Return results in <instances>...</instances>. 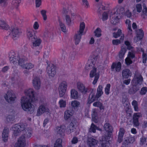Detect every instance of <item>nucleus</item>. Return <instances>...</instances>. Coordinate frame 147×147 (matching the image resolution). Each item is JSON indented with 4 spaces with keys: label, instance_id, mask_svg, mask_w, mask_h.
<instances>
[{
    "label": "nucleus",
    "instance_id": "1",
    "mask_svg": "<svg viewBox=\"0 0 147 147\" xmlns=\"http://www.w3.org/2000/svg\"><path fill=\"white\" fill-rule=\"evenodd\" d=\"M24 92L25 96H22L21 98L22 107L24 111L32 113L35 110V108L31 104L30 100L34 102L37 100L35 92L32 88H29L25 89Z\"/></svg>",
    "mask_w": 147,
    "mask_h": 147
},
{
    "label": "nucleus",
    "instance_id": "2",
    "mask_svg": "<svg viewBox=\"0 0 147 147\" xmlns=\"http://www.w3.org/2000/svg\"><path fill=\"white\" fill-rule=\"evenodd\" d=\"M124 11L122 7L120 5H117L112 9L104 12L102 14V20L103 21L107 20L109 14L111 23L116 25L119 22Z\"/></svg>",
    "mask_w": 147,
    "mask_h": 147
},
{
    "label": "nucleus",
    "instance_id": "3",
    "mask_svg": "<svg viewBox=\"0 0 147 147\" xmlns=\"http://www.w3.org/2000/svg\"><path fill=\"white\" fill-rule=\"evenodd\" d=\"M98 55L93 57L92 59L89 60L86 65L85 69L87 70H89L92 69L89 74L90 78H92L94 77L92 84L95 85L97 83L99 77V74L96 72V68L95 65L97 60L98 59Z\"/></svg>",
    "mask_w": 147,
    "mask_h": 147
},
{
    "label": "nucleus",
    "instance_id": "4",
    "mask_svg": "<svg viewBox=\"0 0 147 147\" xmlns=\"http://www.w3.org/2000/svg\"><path fill=\"white\" fill-rule=\"evenodd\" d=\"M142 81V78L140 74L138 71L135 72L128 93L130 94H133L136 93L139 90V86L141 84Z\"/></svg>",
    "mask_w": 147,
    "mask_h": 147
},
{
    "label": "nucleus",
    "instance_id": "5",
    "mask_svg": "<svg viewBox=\"0 0 147 147\" xmlns=\"http://www.w3.org/2000/svg\"><path fill=\"white\" fill-rule=\"evenodd\" d=\"M104 130L108 134L107 138L105 136L102 137V139L100 140V143L101 144V147H107V144H108L107 140L109 139L111 135V133L113 131V128L112 126L109 123H105L104 126Z\"/></svg>",
    "mask_w": 147,
    "mask_h": 147
},
{
    "label": "nucleus",
    "instance_id": "6",
    "mask_svg": "<svg viewBox=\"0 0 147 147\" xmlns=\"http://www.w3.org/2000/svg\"><path fill=\"white\" fill-rule=\"evenodd\" d=\"M5 100L9 103H13L16 100L17 96L15 92L13 90H9L7 91L4 95Z\"/></svg>",
    "mask_w": 147,
    "mask_h": 147
},
{
    "label": "nucleus",
    "instance_id": "7",
    "mask_svg": "<svg viewBox=\"0 0 147 147\" xmlns=\"http://www.w3.org/2000/svg\"><path fill=\"white\" fill-rule=\"evenodd\" d=\"M24 127V124H16L13 125L11 129V130L13 131V135L14 136H17L21 133H22V131Z\"/></svg>",
    "mask_w": 147,
    "mask_h": 147
},
{
    "label": "nucleus",
    "instance_id": "8",
    "mask_svg": "<svg viewBox=\"0 0 147 147\" xmlns=\"http://www.w3.org/2000/svg\"><path fill=\"white\" fill-rule=\"evenodd\" d=\"M67 83L65 81L62 82L59 85L58 91L59 97H62L64 95L67 88Z\"/></svg>",
    "mask_w": 147,
    "mask_h": 147
},
{
    "label": "nucleus",
    "instance_id": "9",
    "mask_svg": "<svg viewBox=\"0 0 147 147\" xmlns=\"http://www.w3.org/2000/svg\"><path fill=\"white\" fill-rule=\"evenodd\" d=\"M45 113L49 115L51 113V111L48 108L45 107L43 105H41L39 106L37 110L36 115L37 116H39Z\"/></svg>",
    "mask_w": 147,
    "mask_h": 147
},
{
    "label": "nucleus",
    "instance_id": "10",
    "mask_svg": "<svg viewBox=\"0 0 147 147\" xmlns=\"http://www.w3.org/2000/svg\"><path fill=\"white\" fill-rule=\"evenodd\" d=\"M10 30L11 32L10 35L12 38L14 40L18 39L20 34V32L18 28L16 26H13L11 28Z\"/></svg>",
    "mask_w": 147,
    "mask_h": 147
},
{
    "label": "nucleus",
    "instance_id": "11",
    "mask_svg": "<svg viewBox=\"0 0 147 147\" xmlns=\"http://www.w3.org/2000/svg\"><path fill=\"white\" fill-rule=\"evenodd\" d=\"M76 87L78 91L83 94H86L88 92V88L85 86L83 83L80 82H77Z\"/></svg>",
    "mask_w": 147,
    "mask_h": 147
},
{
    "label": "nucleus",
    "instance_id": "12",
    "mask_svg": "<svg viewBox=\"0 0 147 147\" xmlns=\"http://www.w3.org/2000/svg\"><path fill=\"white\" fill-rule=\"evenodd\" d=\"M46 72L49 76H53L56 74L55 68L54 65L51 64L48 65L47 68Z\"/></svg>",
    "mask_w": 147,
    "mask_h": 147
},
{
    "label": "nucleus",
    "instance_id": "13",
    "mask_svg": "<svg viewBox=\"0 0 147 147\" xmlns=\"http://www.w3.org/2000/svg\"><path fill=\"white\" fill-rule=\"evenodd\" d=\"M24 127L22 131V134L24 135L25 138H30L31 137L32 133V130L30 128L26 127V125L24 124Z\"/></svg>",
    "mask_w": 147,
    "mask_h": 147
},
{
    "label": "nucleus",
    "instance_id": "14",
    "mask_svg": "<svg viewBox=\"0 0 147 147\" xmlns=\"http://www.w3.org/2000/svg\"><path fill=\"white\" fill-rule=\"evenodd\" d=\"M32 85L34 88L36 90H39L41 87V82L38 77H35L32 80Z\"/></svg>",
    "mask_w": 147,
    "mask_h": 147
},
{
    "label": "nucleus",
    "instance_id": "15",
    "mask_svg": "<svg viewBox=\"0 0 147 147\" xmlns=\"http://www.w3.org/2000/svg\"><path fill=\"white\" fill-rule=\"evenodd\" d=\"M25 138L24 136L19 137L15 145V147H24L26 145Z\"/></svg>",
    "mask_w": 147,
    "mask_h": 147
},
{
    "label": "nucleus",
    "instance_id": "16",
    "mask_svg": "<svg viewBox=\"0 0 147 147\" xmlns=\"http://www.w3.org/2000/svg\"><path fill=\"white\" fill-rule=\"evenodd\" d=\"M135 54V52L134 51H129L128 52L127 57L125 60L126 65H128L132 63V61L131 59L134 58Z\"/></svg>",
    "mask_w": 147,
    "mask_h": 147
},
{
    "label": "nucleus",
    "instance_id": "17",
    "mask_svg": "<svg viewBox=\"0 0 147 147\" xmlns=\"http://www.w3.org/2000/svg\"><path fill=\"white\" fill-rule=\"evenodd\" d=\"M144 32L141 29L137 30L136 31V36L134 38V41L136 42L141 39L143 37Z\"/></svg>",
    "mask_w": 147,
    "mask_h": 147
},
{
    "label": "nucleus",
    "instance_id": "18",
    "mask_svg": "<svg viewBox=\"0 0 147 147\" xmlns=\"http://www.w3.org/2000/svg\"><path fill=\"white\" fill-rule=\"evenodd\" d=\"M9 134V129L7 127H5L3 129L2 132V140L4 142L7 141Z\"/></svg>",
    "mask_w": 147,
    "mask_h": 147
},
{
    "label": "nucleus",
    "instance_id": "19",
    "mask_svg": "<svg viewBox=\"0 0 147 147\" xmlns=\"http://www.w3.org/2000/svg\"><path fill=\"white\" fill-rule=\"evenodd\" d=\"M87 142L88 145L89 146V147H93L97 145L98 142V141L94 139L93 137H90L88 138Z\"/></svg>",
    "mask_w": 147,
    "mask_h": 147
},
{
    "label": "nucleus",
    "instance_id": "20",
    "mask_svg": "<svg viewBox=\"0 0 147 147\" xmlns=\"http://www.w3.org/2000/svg\"><path fill=\"white\" fill-rule=\"evenodd\" d=\"M121 64L120 62L114 63H113L111 68L112 71L118 72L120 71L121 69Z\"/></svg>",
    "mask_w": 147,
    "mask_h": 147
},
{
    "label": "nucleus",
    "instance_id": "21",
    "mask_svg": "<svg viewBox=\"0 0 147 147\" xmlns=\"http://www.w3.org/2000/svg\"><path fill=\"white\" fill-rule=\"evenodd\" d=\"M65 128V126L61 125L57 127H56L55 131L57 134L62 136L64 135Z\"/></svg>",
    "mask_w": 147,
    "mask_h": 147
},
{
    "label": "nucleus",
    "instance_id": "22",
    "mask_svg": "<svg viewBox=\"0 0 147 147\" xmlns=\"http://www.w3.org/2000/svg\"><path fill=\"white\" fill-rule=\"evenodd\" d=\"M32 45L34 47L39 46L42 41L41 39L38 37H34L32 40Z\"/></svg>",
    "mask_w": 147,
    "mask_h": 147
},
{
    "label": "nucleus",
    "instance_id": "23",
    "mask_svg": "<svg viewBox=\"0 0 147 147\" xmlns=\"http://www.w3.org/2000/svg\"><path fill=\"white\" fill-rule=\"evenodd\" d=\"M98 111V110L95 109H93L92 110V120L93 121L96 123H97L98 121V118L97 117Z\"/></svg>",
    "mask_w": 147,
    "mask_h": 147
},
{
    "label": "nucleus",
    "instance_id": "24",
    "mask_svg": "<svg viewBox=\"0 0 147 147\" xmlns=\"http://www.w3.org/2000/svg\"><path fill=\"white\" fill-rule=\"evenodd\" d=\"M74 111L72 110H67L64 112V118L65 120L70 118L73 115Z\"/></svg>",
    "mask_w": 147,
    "mask_h": 147
},
{
    "label": "nucleus",
    "instance_id": "25",
    "mask_svg": "<svg viewBox=\"0 0 147 147\" xmlns=\"http://www.w3.org/2000/svg\"><path fill=\"white\" fill-rule=\"evenodd\" d=\"M131 72L128 69H125L122 71V75L124 78H127L131 76Z\"/></svg>",
    "mask_w": 147,
    "mask_h": 147
},
{
    "label": "nucleus",
    "instance_id": "26",
    "mask_svg": "<svg viewBox=\"0 0 147 147\" xmlns=\"http://www.w3.org/2000/svg\"><path fill=\"white\" fill-rule=\"evenodd\" d=\"M9 28V27L6 22L4 20L0 19V29L8 30Z\"/></svg>",
    "mask_w": 147,
    "mask_h": 147
},
{
    "label": "nucleus",
    "instance_id": "27",
    "mask_svg": "<svg viewBox=\"0 0 147 147\" xmlns=\"http://www.w3.org/2000/svg\"><path fill=\"white\" fill-rule=\"evenodd\" d=\"M70 97L73 99H77L79 97L78 92L75 89H72L70 91Z\"/></svg>",
    "mask_w": 147,
    "mask_h": 147
},
{
    "label": "nucleus",
    "instance_id": "28",
    "mask_svg": "<svg viewBox=\"0 0 147 147\" xmlns=\"http://www.w3.org/2000/svg\"><path fill=\"white\" fill-rule=\"evenodd\" d=\"M125 133V130L122 128L120 129L119 132L118 136V142L119 143H121L122 141L123 135Z\"/></svg>",
    "mask_w": 147,
    "mask_h": 147
},
{
    "label": "nucleus",
    "instance_id": "29",
    "mask_svg": "<svg viewBox=\"0 0 147 147\" xmlns=\"http://www.w3.org/2000/svg\"><path fill=\"white\" fill-rule=\"evenodd\" d=\"M126 51V48L124 45L122 46L121 47V50L119 51V57L120 58H123L124 57Z\"/></svg>",
    "mask_w": 147,
    "mask_h": 147
},
{
    "label": "nucleus",
    "instance_id": "30",
    "mask_svg": "<svg viewBox=\"0 0 147 147\" xmlns=\"http://www.w3.org/2000/svg\"><path fill=\"white\" fill-rule=\"evenodd\" d=\"M74 123L72 122L70 123L69 126L66 129V133L68 134H70L74 131Z\"/></svg>",
    "mask_w": 147,
    "mask_h": 147
},
{
    "label": "nucleus",
    "instance_id": "31",
    "mask_svg": "<svg viewBox=\"0 0 147 147\" xmlns=\"http://www.w3.org/2000/svg\"><path fill=\"white\" fill-rule=\"evenodd\" d=\"M102 90V86L101 85H99L97 88L96 93V97L97 98H99L103 94Z\"/></svg>",
    "mask_w": 147,
    "mask_h": 147
},
{
    "label": "nucleus",
    "instance_id": "32",
    "mask_svg": "<svg viewBox=\"0 0 147 147\" xmlns=\"http://www.w3.org/2000/svg\"><path fill=\"white\" fill-rule=\"evenodd\" d=\"M98 98L96 97V96L95 95V91H92L91 92L89 95L88 102L91 103Z\"/></svg>",
    "mask_w": 147,
    "mask_h": 147
},
{
    "label": "nucleus",
    "instance_id": "33",
    "mask_svg": "<svg viewBox=\"0 0 147 147\" xmlns=\"http://www.w3.org/2000/svg\"><path fill=\"white\" fill-rule=\"evenodd\" d=\"M142 10V5L138 3L135 5L134 7L133 12L134 13H136L137 12L138 13H140Z\"/></svg>",
    "mask_w": 147,
    "mask_h": 147
},
{
    "label": "nucleus",
    "instance_id": "34",
    "mask_svg": "<svg viewBox=\"0 0 147 147\" xmlns=\"http://www.w3.org/2000/svg\"><path fill=\"white\" fill-rule=\"evenodd\" d=\"M93 105L95 107H96L99 108L100 111H103L105 109V107L103 106V104L100 101H96L93 103Z\"/></svg>",
    "mask_w": 147,
    "mask_h": 147
},
{
    "label": "nucleus",
    "instance_id": "35",
    "mask_svg": "<svg viewBox=\"0 0 147 147\" xmlns=\"http://www.w3.org/2000/svg\"><path fill=\"white\" fill-rule=\"evenodd\" d=\"M125 23L127 25L129 34L130 35L131 34H132V30L131 28V21L129 20H126Z\"/></svg>",
    "mask_w": 147,
    "mask_h": 147
},
{
    "label": "nucleus",
    "instance_id": "36",
    "mask_svg": "<svg viewBox=\"0 0 147 147\" xmlns=\"http://www.w3.org/2000/svg\"><path fill=\"white\" fill-rule=\"evenodd\" d=\"M71 107L74 109H77L80 106L79 102L76 100H74L71 102Z\"/></svg>",
    "mask_w": 147,
    "mask_h": 147
},
{
    "label": "nucleus",
    "instance_id": "37",
    "mask_svg": "<svg viewBox=\"0 0 147 147\" xmlns=\"http://www.w3.org/2000/svg\"><path fill=\"white\" fill-rule=\"evenodd\" d=\"M82 35V34H80L78 32L75 34L74 37V40L75 41L76 44H78L79 43Z\"/></svg>",
    "mask_w": 147,
    "mask_h": 147
},
{
    "label": "nucleus",
    "instance_id": "38",
    "mask_svg": "<svg viewBox=\"0 0 147 147\" xmlns=\"http://www.w3.org/2000/svg\"><path fill=\"white\" fill-rule=\"evenodd\" d=\"M62 142V140L61 138L57 139L54 144V147H63Z\"/></svg>",
    "mask_w": 147,
    "mask_h": 147
},
{
    "label": "nucleus",
    "instance_id": "39",
    "mask_svg": "<svg viewBox=\"0 0 147 147\" xmlns=\"http://www.w3.org/2000/svg\"><path fill=\"white\" fill-rule=\"evenodd\" d=\"M85 24L84 22H81L80 23L79 30L78 32L80 34H82L85 28Z\"/></svg>",
    "mask_w": 147,
    "mask_h": 147
},
{
    "label": "nucleus",
    "instance_id": "40",
    "mask_svg": "<svg viewBox=\"0 0 147 147\" xmlns=\"http://www.w3.org/2000/svg\"><path fill=\"white\" fill-rule=\"evenodd\" d=\"M121 6V7H122L123 9L124 10L123 12L122 13V16L121 17V18H122L123 15H125L128 18H130L131 16V12L129 11V10L127 9L125 10L123 7H122L121 6Z\"/></svg>",
    "mask_w": 147,
    "mask_h": 147
},
{
    "label": "nucleus",
    "instance_id": "41",
    "mask_svg": "<svg viewBox=\"0 0 147 147\" xmlns=\"http://www.w3.org/2000/svg\"><path fill=\"white\" fill-rule=\"evenodd\" d=\"M58 104L60 108H65L66 106V102L65 100L61 99L59 101Z\"/></svg>",
    "mask_w": 147,
    "mask_h": 147
},
{
    "label": "nucleus",
    "instance_id": "42",
    "mask_svg": "<svg viewBox=\"0 0 147 147\" xmlns=\"http://www.w3.org/2000/svg\"><path fill=\"white\" fill-rule=\"evenodd\" d=\"M9 59L10 62L11 63H13L15 64H16L18 63V62H17V59L13 55H9Z\"/></svg>",
    "mask_w": 147,
    "mask_h": 147
},
{
    "label": "nucleus",
    "instance_id": "43",
    "mask_svg": "<svg viewBox=\"0 0 147 147\" xmlns=\"http://www.w3.org/2000/svg\"><path fill=\"white\" fill-rule=\"evenodd\" d=\"M101 31L99 28H96L94 32V36L98 38L100 37L101 36Z\"/></svg>",
    "mask_w": 147,
    "mask_h": 147
},
{
    "label": "nucleus",
    "instance_id": "44",
    "mask_svg": "<svg viewBox=\"0 0 147 147\" xmlns=\"http://www.w3.org/2000/svg\"><path fill=\"white\" fill-rule=\"evenodd\" d=\"M16 59L19 65L22 67L24 68L25 65L24 63V60L22 58H20L19 57H17Z\"/></svg>",
    "mask_w": 147,
    "mask_h": 147
},
{
    "label": "nucleus",
    "instance_id": "45",
    "mask_svg": "<svg viewBox=\"0 0 147 147\" xmlns=\"http://www.w3.org/2000/svg\"><path fill=\"white\" fill-rule=\"evenodd\" d=\"M33 30L32 29H28L27 30V36L29 39L32 40L33 39Z\"/></svg>",
    "mask_w": 147,
    "mask_h": 147
},
{
    "label": "nucleus",
    "instance_id": "46",
    "mask_svg": "<svg viewBox=\"0 0 147 147\" xmlns=\"http://www.w3.org/2000/svg\"><path fill=\"white\" fill-rule=\"evenodd\" d=\"M132 105L135 111L137 112L139 111V109L138 106V102L137 101L135 100L133 101L132 102Z\"/></svg>",
    "mask_w": 147,
    "mask_h": 147
},
{
    "label": "nucleus",
    "instance_id": "47",
    "mask_svg": "<svg viewBox=\"0 0 147 147\" xmlns=\"http://www.w3.org/2000/svg\"><path fill=\"white\" fill-rule=\"evenodd\" d=\"M142 16L144 18H147V7H146L144 5H143V9Z\"/></svg>",
    "mask_w": 147,
    "mask_h": 147
},
{
    "label": "nucleus",
    "instance_id": "48",
    "mask_svg": "<svg viewBox=\"0 0 147 147\" xmlns=\"http://www.w3.org/2000/svg\"><path fill=\"white\" fill-rule=\"evenodd\" d=\"M59 22L60 27L62 31L64 32H66V28L64 24L62 22V21L60 20H59Z\"/></svg>",
    "mask_w": 147,
    "mask_h": 147
},
{
    "label": "nucleus",
    "instance_id": "49",
    "mask_svg": "<svg viewBox=\"0 0 147 147\" xmlns=\"http://www.w3.org/2000/svg\"><path fill=\"white\" fill-rule=\"evenodd\" d=\"M111 85L109 84H107L105 88V94L108 95L110 93V89Z\"/></svg>",
    "mask_w": 147,
    "mask_h": 147
},
{
    "label": "nucleus",
    "instance_id": "50",
    "mask_svg": "<svg viewBox=\"0 0 147 147\" xmlns=\"http://www.w3.org/2000/svg\"><path fill=\"white\" fill-rule=\"evenodd\" d=\"M138 51H141L143 52L142 54V59H143V62L144 63H145L146 62V54L144 53H143V50L142 48H141L140 49H137Z\"/></svg>",
    "mask_w": 147,
    "mask_h": 147
},
{
    "label": "nucleus",
    "instance_id": "51",
    "mask_svg": "<svg viewBox=\"0 0 147 147\" xmlns=\"http://www.w3.org/2000/svg\"><path fill=\"white\" fill-rule=\"evenodd\" d=\"M34 67V65L31 63H27L25 64L24 68L26 69H31Z\"/></svg>",
    "mask_w": 147,
    "mask_h": 147
},
{
    "label": "nucleus",
    "instance_id": "52",
    "mask_svg": "<svg viewBox=\"0 0 147 147\" xmlns=\"http://www.w3.org/2000/svg\"><path fill=\"white\" fill-rule=\"evenodd\" d=\"M106 8L105 3L102 2L101 3H100L99 5L98 11L100 12L101 9L102 10H104L106 9Z\"/></svg>",
    "mask_w": 147,
    "mask_h": 147
},
{
    "label": "nucleus",
    "instance_id": "53",
    "mask_svg": "<svg viewBox=\"0 0 147 147\" xmlns=\"http://www.w3.org/2000/svg\"><path fill=\"white\" fill-rule=\"evenodd\" d=\"M135 141V139L134 137H129V138L128 140H125V142L126 144H128V143H133Z\"/></svg>",
    "mask_w": 147,
    "mask_h": 147
},
{
    "label": "nucleus",
    "instance_id": "54",
    "mask_svg": "<svg viewBox=\"0 0 147 147\" xmlns=\"http://www.w3.org/2000/svg\"><path fill=\"white\" fill-rule=\"evenodd\" d=\"M65 19L66 23L67 24L70 25L72 24L70 17L69 15H67L65 16Z\"/></svg>",
    "mask_w": 147,
    "mask_h": 147
},
{
    "label": "nucleus",
    "instance_id": "55",
    "mask_svg": "<svg viewBox=\"0 0 147 147\" xmlns=\"http://www.w3.org/2000/svg\"><path fill=\"white\" fill-rule=\"evenodd\" d=\"M125 45L127 47V49L128 50H131L132 49L133 47L131 45L130 43L128 41L126 40L124 42Z\"/></svg>",
    "mask_w": 147,
    "mask_h": 147
},
{
    "label": "nucleus",
    "instance_id": "56",
    "mask_svg": "<svg viewBox=\"0 0 147 147\" xmlns=\"http://www.w3.org/2000/svg\"><path fill=\"white\" fill-rule=\"evenodd\" d=\"M121 33V30L118 29L117 33L114 32L113 33V36L115 38H117L119 37Z\"/></svg>",
    "mask_w": 147,
    "mask_h": 147
},
{
    "label": "nucleus",
    "instance_id": "57",
    "mask_svg": "<svg viewBox=\"0 0 147 147\" xmlns=\"http://www.w3.org/2000/svg\"><path fill=\"white\" fill-rule=\"evenodd\" d=\"M21 2V0H13L12 4L15 7H17Z\"/></svg>",
    "mask_w": 147,
    "mask_h": 147
},
{
    "label": "nucleus",
    "instance_id": "58",
    "mask_svg": "<svg viewBox=\"0 0 147 147\" xmlns=\"http://www.w3.org/2000/svg\"><path fill=\"white\" fill-rule=\"evenodd\" d=\"M46 12L47 11L45 10H42L40 11L41 13L44 20H46L47 18V16L46 14Z\"/></svg>",
    "mask_w": 147,
    "mask_h": 147
},
{
    "label": "nucleus",
    "instance_id": "59",
    "mask_svg": "<svg viewBox=\"0 0 147 147\" xmlns=\"http://www.w3.org/2000/svg\"><path fill=\"white\" fill-rule=\"evenodd\" d=\"M97 127L95 125L92 123L90 129L89 131L90 132H92L93 133H95L96 132V129Z\"/></svg>",
    "mask_w": 147,
    "mask_h": 147
},
{
    "label": "nucleus",
    "instance_id": "60",
    "mask_svg": "<svg viewBox=\"0 0 147 147\" xmlns=\"http://www.w3.org/2000/svg\"><path fill=\"white\" fill-rule=\"evenodd\" d=\"M142 117L141 114L139 113H135L133 115V119H137L138 120L139 118Z\"/></svg>",
    "mask_w": 147,
    "mask_h": 147
},
{
    "label": "nucleus",
    "instance_id": "61",
    "mask_svg": "<svg viewBox=\"0 0 147 147\" xmlns=\"http://www.w3.org/2000/svg\"><path fill=\"white\" fill-rule=\"evenodd\" d=\"M147 91V88L146 87H143L140 91V94L142 95H144L146 94Z\"/></svg>",
    "mask_w": 147,
    "mask_h": 147
},
{
    "label": "nucleus",
    "instance_id": "62",
    "mask_svg": "<svg viewBox=\"0 0 147 147\" xmlns=\"http://www.w3.org/2000/svg\"><path fill=\"white\" fill-rule=\"evenodd\" d=\"M121 42L120 40L114 39L112 40V43L114 45H117L120 44Z\"/></svg>",
    "mask_w": 147,
    "mask_h": 147
},
{
    "label": "nucleus",
    "instance_id": "63",
    "mask_svg": "<svg viewBox=\"0 0 147 147\" xmlns=\"http://www.w3.org/2000/svg\"><path fill=\"white\" fill-rule=\"evenodd\" d=\"M33 27L35 30H37L39 28V25L37 22H34Z\"/></svg>",
    "mask_w": 147,
    "mask_h": 147
},
{
    "label": "nucleus",
    "instance_id": "64",
    "mask_svg": "<svg viewBox=\"0 0 147 147\" xmlns=\"http://www.w3.org/2000/svg\"><path fill=\"white\" fill-rule=\"evenodd\" d=\"M82 1L83 5L86 8H87L89 7V4L87 0H82Z\"/></svg>",
    "mask_w": 147,
    "mask_h": 147
}]
</instances>
